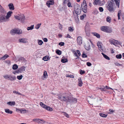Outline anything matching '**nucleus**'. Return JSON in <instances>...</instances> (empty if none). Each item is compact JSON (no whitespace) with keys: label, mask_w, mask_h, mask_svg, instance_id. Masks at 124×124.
<instances>
[{"label":"nucleus","mask_w":124,"mask_h":124,"mask_svg":"<svg viewBox=\"0 0 124 124\" xmlns=\"http://www.w3.org/2000/svg\"><path fill=\"white\" fill-rule=\"evenodd\" d=\"M108 6L107 7V9L110 12L114 11L115 8H114L115 3L114 1L113 0L108 1L107 2Z\"/></svg>","instance_id":"f257e3e1"},{"label":"nucleus","mask_w":124,"mask_h":124,"mask_svg":"<svg viewBox=\"0 0 124 124\" xmlns=\"http://www.w3.org/2000/svg\"><path fill=\"white\" fill-rule=\"evenodd\" d=\"M74 11H73V14H79L81 11L80 6L77 4H75L74 5Z\"/></svg>","instance_id":"f03ea898"},{"label":"nucleus","mask_w":124,"mask_h":124,"mask_svg":"<svg viewBox=\"0 0 124 124\" xmlns=\"http://www.w3.org/2000/svg\"><path fill=\"white\" fill-rule=\"evenodd\" d=\"M16 19L19 20L21 22L23 23L24 22V20L25 19V16L23 14L19 16H15Z\"/></svg>","instance_id":"7ed1b4c3"},{"label":"nucleus","mask_w":124,"mask_h":124,"mask_svg":"<svg viewBox=\"0 0 124 124\" xmlns=\"http://www.w3.org/2000/svg\"><path fill=\"white\" fill-rule=\"evenodd\" d=\"M58 98L61 100L66 102L69 101L70 100L68 96H64L60 95L58 96Z\"/></svg>","instance_id":"20e7f679"},{"label":"nucleus","mask_w":124,"mask_h":124,"mask_svg":"<svg viewBox=\"0 0 124 124\" xmlns=\"http://www.w3.org/2000/svg\"><path fill=\"white\" fill-rule=\"evenodd\" d=\"M109 42L111 44H113L116 46L120 44V43L117 40L111 39L109 40Z\"/></svg>","instance_id":"39448f33"},{"label":"nucleus","mask_w":124,"mask_h":124,"mask_svg":"<svg viewBox=\"0 0 124 124\" xmlns=\"http://www.w3.org/2000/svg\"><path fill=\"white\" fill-rule=\"evenodd\" d=\"M81 6L83 12L84 13H86L87 9L86 4H81Z\"/></svg>","instance_id":"423d86ee"},{"label":"nucleus","mask_w":124,"mask_h":124,"mask_svg":"<svg viewBox=\"0 0 124 124\" xmlns=\"http://www.w3.org/2000/svg\"><path fill=\"white\" fill-rule=\"evenodd\" d=\"M7 20L5 19V16L4 15L1 14L0 15V22L1 23L4 21L5 22Z\"/></svg>","instance_id":"0eeeda50"},{"label":"nucleus","mask_w":124,"mask_h":124,"mask_svg":"<svg viewBox=\"0 0 124 124\" xmlns=\"http://www.w3.org/2000/svg\"><path fill=\"white\" fill-rule=\"evenodd\" d=\"M54 4V0H50L47 1L46 3V5L48 8L50 7V5H53Z\"/></svg>","instance_id":"6e6552de"},{"label":"nucleus","mask_w":124,"mask_h":124,"mask_svg":"<svg viewBox=\"0 0 124 124\" xmlns=\"http://www.w3.org/2000/svg\"><path fill=\"white\" fill-rule=\"evenodd\" d=\"M77 43L79 45H81L82 43V38L80 36L78 37L77 39Z\"/></svg>","instance_id":"1a4fd4ad"},{"label":"nucleus","mask_w":124,"mask_h":124,"mask_svg":"<svg viewBox=\"0 0 124 124\" xmlns=\"http://www.w3.org/2000/svg\"><path fill=\"white\" fill-rule=\"evenodd\" d=\"M33 121H35V122L38 123H41L43 124L45 122L42 120H41L39 119H34L33 120Z\"/></svg>","instance_id":"9d476101"},{"label":"nucleus","mask_w":124,"mask_h":124,"mask_svg":"<svg viewBox=\"0 0 124 124\" xmlns=\"http://www.w3.org/2000/svg\"><path fill=\"white\" fill-rule=\"evenodd\" d=\"M13 13V12L11 11H9L7 13V15L5 16L6 20H7V21H8V19H9L11 15V14Z\"/></svg>","instance_id":"9b49d317"},{"label":"nucleus","mask_w":124,"mask_h":124,"mask_svg":"<svg viewBox=\"0 0 124 124\" xmlns=\"http://www.w3.org/2000/svg\"><path fill=\"white\" fill-rule=\"evenodd\" d=\"M77 102V99L75 98L71 97L70 98V103L73 104L76 103Z\"/></svg>","instance_id":"f8f14e48"},{"label":"nucleus","mask_w":124,"mask_h":124,"mask_svg":"<svg viewBox=\"0 0 124 124\" xmlns=\"http://www.w3.org/2000/svg\"><path fill=\"white\" fill-rule=\"evenodd\" d=\"M71 51L74 54V55H75L76 57H77V58H76L75 59H77L79 58V57L78 56V55L77 54V53L76 51V50H75L72 49H71Z\"/></svg>","instance_id":"ddd939ff"},{"label":"nucleus","mask_w":124,"mask_h":124,"mask_svg":"<svg viewBox=\"0 0 124 124\" xmlns=\"http://www.w3.org/2000/svg\"><path fill=\"white\" fill-rule=\"evenodd\" d=\"M101 44L102 43L100 41H98L97 43V46L98 47L99 50H103L102 48Z\"/></svg>","instance_id":"4468645a"},{"label":"nucleus","mask_w":124,"mask_h":124,"mask_svg":"<svg viewBox=\"0 0 124 124\" xmlns=\"http://www.w3.org/2000/svg\"><path fill=\"white\" fill-rule=\"evenodd\" d=\"M8 6H9V9L10 10H13L14 9V7L12 3H10L8 5Z\"/></svg>","instance_id":"2eb2a0df"},{"label":"nucleus","mask_w":124,"mask_h":124,"mask_svg":"<svg viewBox=\"0 0 124 124\" xmlns=\"http://www.w3.org/2000/svg\"><path fill=\"white\" fill-rule=\"evenodd\" d=\"M108 27L107 26H102L101 27V31L106 32Z\"/></svg>","instance_id":"dca6fc26"},{"label":"nucleus","mask_w":124,"mask_h":124,"mask_svg":"<svg viewBox=\"0 0 124 124\" xmlns=\"http://www.w3.org/2000/svg\"><path fill=\"white\" fill-rule=\"evenodd\" d=\"M78 85L80 86H82L83 83L82 82L81 78H79L78 79Z\"/></svg>","instance_id":"f3484780"},{"label":"nucleus","mask_w":124,"mask_h":124,"mask_svg":"<svg viewBox=\"0 0 124 124\" xmlns=\"http://www.w3.org/2000/svg\"><path fill=\"white\" fill-rule=\"evenodd\" d=\"M0 11L3 14H5L6 13V11L4 10V8L2 7L1 5H0Z\"/></svg>","instance_id":"a211bd4d"},{"label":"nucleus","mask_w":124,"mask_h":124,"mask_svg":"<svg viewBox=\"0 0 124 124\" xmlns=\"http://www.w3.org/2000/svg\"><path fill=\"white\" fill-rule=\"evenodd\" d=\"M50 58H49L48 56H46L43 57V60L45 61H47L49 60Z\"/></svg>","instance_id":"6ab92c4d"},{"label":"nucleus","mask_w":124,"mask_h":124,"mask_svg":"<svg viewBox=\"0 0 124 124\" xmlns=\"http://www.w3.org/2000/svg\"><path fill=\"white\" fill-rule=\"evenodd\" d=\"M18 41L20 42L23 43H25L26 42L25 39V38L19 39L18 40Z\"/></svg>","instance_id":"aec40b11"},{"label":"nucleus","mask_w":124,"mask_h":124,"mask_svg":"<svg viewBox=\"0 0 124 124\" xmlns=\"http://www.w3.org/2000/svg\"><path fill=\"white\" fill-rule=\"evenodd\" d=\"M85 47V49L87 50H89L90 49V46L89 44H86Z\"/></svg>","instance_id":"412c9836"},{"label":"nucleus","mask_w":124,"mask_h":124,"mask_svg":"<svg viewBox=\"0 0 124 124\" xmlns=\"http://www.w3.org/2000/svg\"><path fill=\"white\" fill-rule=\"evenodd\" d=\"M93 4L94 5H100L101 4L100 0H94Z\"/></svg>","instance_id":"4be33fe9"},{"label":"nucleus","mask_w":124,"mask_h":124,"mask_svg":"<svg viewBox=\"0 0 124 124\" xmlns=\"http://www.w3.org/2000/svg\"><path fill=\"white\" fill-rule=\"evenodd\" d=\"M92 33L94 36H96L97 38H100V35L98 33L96 32H92Z\"/></svg>","instance_id":"5701e85b"},{"label":"nucleus","mask_w":124,"mask_h":124,"mask_svg":"<svg viewBox=\"0 0 124 124\" xmlns=\"http://www.w3.org/2000/svg\"><path fill=\"white\" fill-rule=\"evenodd\" d=\"M45 109L47 110H48L50 111H51L53 110V109L52 108L47 105Z\"/></svg>","instance_id":"b1692460"},{"label":"nucleus","mask_w":124,"mask_h":124,"mask_svg":"<svg viewBox=\"0 0 124 124\" xmlns=\"http://www.w3.org/2000/svg\"><path fill=\"white\" fill-rule=\"evenodd\" d=\"M5 112L8 114H11L13 113L12 111L10 110L9 109L7 108L5 109Z\"/></svg>","instance_id":"393cba45"},{"label":"nucleus","mask_w":124,"mask_h":124,"mask_svg":"<svg viewBox=\"0 0 124 124\" xmlns=\"http://www.w3.org/2000/svg\"><path fill=\"white\" fill-rule=\"evenodd\" d=\"M19 68L21 72V73L23 71H25V67L24 66H23Z\"/></svg>","instance_id":"a878e982"},{"label":"nucleus","mask_w":124,"mask_h":124,"mask_svg":"<svg viewBox=\"0 0 124 124\" xmlns=\"http://www.w3.org/2000/svg\"><path fill=\"white\" fill-rule=\"evenodd\" d=\"M16 79V78L15 76L14 77H9L8 80H9L11 81H14Z\"/></svg>","instance_id":"bb28decb"},{"label":"nucleus","mask_w":124,"mask_h":124,"mask_svg":"<svg viewBox=\"0 0 124 124\" xmlns=\"http://www.w3.org/2000/svg\"><path fill=\"white\" fill-rule=\"evenodd\" d=\"M115 2L116 3V4L117 6L118 7V8H119V0H114Z\"/></svg>","instance_id":"cd10ccee"},{"label":"nucleus","mask_w":124,"mask_h":124,"mask_svg":"<svg viewBox=\"0 0 124 124\" xmlns=\"http://www.w3.org/2000/svg\"><path fill=\"white\" fill-rule=\"evenodd\" d=\"M7 104L8 105L12 106V105H15V102L14 101L11 102V101L9 102H7Z\"/></svg>","instance_id":"c85d7f7f"},{"label":"nucleus","mask_w":124,"mask_h":124,"mask_svg":"<svg viewBox=\"0 0 124 124\" xmlns=\"http://www.w3.org/2000/svg\"><path fill=\"white\" fill-rule=\"evenodd\" d=\"M112 32V29L111 28H109L108 27L106 31V32L110 33Z\"/></svg>","instance_id":"c756f323"},{"label":"nucleus","mask_w":124,"mask_h":124,"mask_svg":"<svg viewBox=\"0 0 124 124\" xmlns=\"http://www.w3.org/2000/svg\"><path fill=\"white\" fill-rule=\"evenodd\" d=\"M18 68V66L16 64H14L13 65L12 69L14 70H16Z\"/></svg>","instance_id":"7c9ffc66"},{"label":"nucleus","mask_w":124,"mask_h":124,"mask_svg":"<svg viewBox=\"0 0 124 124\" xmlns=\"http://www.w3.org/2000/svg\"><path fill=\"white\" fill-rule=\"evenodd\" d=\"M100 115L101 117H105L107 116V115L105 114L104 113H100L99 114Z\"/></svg>","instance_id":"2f4dec72"},{"label":"nucleus","mask_w":124,"mask_h":124,"mask_svg":"<svg viewBox=\"0 0 124 124\" xmlns=\"http://www.w3.org/2000/svg\"><path fill=\"white\" fill-rule=\"evenodd\" d=\"M34 25H32L31 26L28 27H27V29L28 30H31L33 29L34 28Z\"/></svg>","instance_id":"473e14b6"},{"label":"nucleus","mask_w":124,"mask_h":124,"mask_svg":"<svg viewBox=\"0 0 124 124\" xmlns=\"http://www.w3.org/2000/svg\"><path fill=\"white\" fill-rule=\"evenodd\" d=\"M102 54L103 56V57L106 59L108 60H109L110 58L107 55L104 54V53H101Z\"/></svg>","instance_id":"72a5a7b5"},{"label":"nucleus","mask_w":124,"mask_h":124,"mask_svg":"<svg viewBox=\"0 0 124 124\" xmlns=\"http://www.w3.org/2000/svg\"><path fill=\"white\" fill-rule=\"evenodd\" d=\"M111 19V18L110 17L108 16L106 18V21L109 23H110Z\"/></svg>","instance_id":"f704fd0d"},{"label":"nucleus","mask_w":124,"mask_h":124,"mask_svg":"<svg viewBox=\"0 0 124 124\" xmlns=\"http://www.w3.org/2000/svg\"><path fill=\"white\" fill-rule=\"evenodd\" d=\"M38 43L39 45H41L43 43V42L41 40H38Z\"/></svg>","instance_id":"c9c22d12"},{"label":"nucleus","mask_w":124,"mask_h":124,"mask_svg":"<svg viewBox=\"0 0 124 124\" xmlns=\"http://www.w3.org/2000/svg\"><path fill=\"white\" fill-rule=\"evenodd\" d=\"M9 56L7 54H5L1 58V59L3 60H5Z\"/></svg>","instance_id":"e433bc0d"},{"label":"nucleus","mask_w":124,"mask_h":124,"mask_svg":"<svg viewBox=\"0 0 124 124\" xmlns=\"http://www.w3.org/2000/svg\"><path fill=\"white\" fill-rule=\"evenodd\" d=\"M16 34H20L22 33V31L18 30H16Z\"/></svg>","instance_id":"4c0bfd02"},{"label":"nucleus","mask_w":124,"mask_h":124,"mask_svg":"<svg viewBox=\"0 0 124 124\" xmlns=\"http://www.w3.org/2000/svg\"><path fill=\"white\" fill-rule=\"evenodd\" d=\"M68 60L67 59H61L62 62L63 63H65L67 62Z\"/></svg>","instance_id":"58836bf2"},{"label":"nucleus","mask_w":124,"mask_h":124,"mask_svg":"<svg viewBox=\"0 0 124 124\" xmlns=\"http://www.w3.org/2000/svg\"><path fill=\"white\" fill-rule=\"evenodd\" d=\"M122 55L121 54H117L116 56V57L117 59H121L122 57Z\"/></svg>","instance_id":"ea45409f"},{"label":"nucleus","mask_w":124,"mask_h":124,"mask_svg":"<svg viewBox=\"0 0 124 124\" xmlns=\"http://www.w3.org/2000/svg\"><path fill=\"white\" fill-rule=\"evenodd\" d=\"M56 53L59 55H60L61 54L62 52L61 51L59 50H57L56 51Z\"/></svg>","instance_id":"a19ab883"},{"label":"nucleus","mask_w":124,"mask_h":124,"mask_svg":"<svg viewBox=\"0 0 124 124\" xmlns=\"http://www.w3.org/2000/svg\"><path fill=\"white\" fill-rule=\"evenodd\" d=\"M47 75L46 71H44V72L43 77L44 78H46V76L47 77Z\"/></svg>","instance_id":"79ce46f5"},{"label":"nucleus","mask_w":124,"mask_h":124,"mask_svg":"<svg viewBox=\"0 0 124 124\" xmlns=\"http://www.w3.org/2000/svg\"><path fill=\"white\" fill-rule=\"evenodd\" d=\"M40 104L41 106L44 108H45L46 106V105L44 104L42 102H41L40 103Z\"/></svg>","instance_id":"37998d69"},{"label":"nucleus","mask_w":124,"mask_h":124,"mask_svg":"<svg viewBox=\"0 0 124 124\" xmlns=\"http://www.w3.org/2000/svg\"><path fill=\"white\" fill-rule=\"evenodd\" d=\"M85 32L86 35L88 36H89L90 35V31L89 30L85 31Z\"/></svg>","instance_id":"c03bdc74"},{"label":"nucleus","mask_w":124,"mask_h":124,"mask_svg":"<svg viewBox=\"0 0 124 124\" xmlns=\"http://www.w3.org/2000/svg\"><path fill=\"white\" fill-rule=\"evenodd\" d=\"M23 76L22 75L20 76H18L17 77V78L19 80H20L22 78Z\"/></svg>","instance_id":"a18cd8bd"},{"label":"nucleus","mask_w":124,"mask_h":124,"mask_svg":"<svg viewBox=\"0 0 124 124\" xmlns=\"http://www.w3.org/2000/svg\"><path fill=\"white\" fill-rule=\"evenodd\" d=\"M16 30H12L10 32V33L11 34H16Z\"/></svg>","instance_id":"49530a36"},{"label":"nucleus","mask_w":124,"mask_h":124,"mask_svg":"<svg viewBox=\"0 0 124 124\" xmlns=\"http://www.w3.org/2000/svg\"><path fill=\"white\" fill-rule=\"evenodd\" d=\"M41 24V23L37 24L36 26L35 27L37 29H38L40 27Z\"/></svg>","instance_id":"de8ad7c7"},{"label":"nucleus","mask_w":124,"mask_h":124,"mask_svg":"<svg viewBox=\"0 0 124 124\" xmlns=\"http://www.w3.org/2000/svg\"><path fill=\"white\" fill-rule=\"evenodd\" d=\"M70 40H71V41L72 43V42H74L75 41V39L74 38H71V37L70 36Z\"/></svg>","instance_id":"09e8293b"},{"label":"nucleus","mask_w":124,"mask_h":124,"mask_svg":"<svg viewBox=\"0 0 124 124\" xmlns=\"http://www.w3.org/2000/svg\"><path fill=\"white\" fill-rule=\"evenodd\" d=\"M109 111L110 112L108 113L109 114H112V113H114L115 110L112 109H109Z\"/></svg>","instance_id":"8fccbe9b"},{"label":"nucleus","mask_w":124,"mask_h":124,"mask_svg":"<svg viewBox=\"0 0 124 124\" xmlns=\"http://www.w3.org/2000/svg\"><path fill=\"white\" fill-rule=\"evenodd\" d=\"M58 45L61 46H63L64 45V43L63 42H61L59 43Z\"/></svg>","instance_id":"3c124183"},{"label":"nucleus","mask_w":124,"mask_h":124,"mask_svg":"<svg viewBox=\"0 0 124 124\" xmlns=\"http://www.w3.org/2000/svg\"><path fill=\"white\" fill-rule=\"evenodd\" d=\"M9 76L8 75H6L3 76V77L6 79H8L9 78Z\"/></svg>","instance_id":"603ef678"},{"label":"nucleus","mask_w":124,"mask_h":124,"mask_svg":"<svg viewBox=\"0 0 124 124\" xmlns=\"http://www.w3.org/2000/svg\"><path fill=\"white\" fill-rule=\"evenodd\" d=\"M98 13V11L96 9L95 10L93 11V13L94 14H97Z\"/></svg>","instance_id":"864d4df0"},{"label":"nucleus","mask_w":124,"mask_h":124,"mask_svg":"<svg viewBox=\"0 0 124 124\" xmlns=\"http://www.w3.org/2000/svg\"><path fill=\"white\" fill-rule=\"evenodd\" d=\"M13 93H16L17 94H18V95H22V94L21 93H19L17 92L16 91H13Z\"/></svg>","instance_id":"5fc2aeb1"},{"label":"nucleus","mask_w":124,"mask_h":124,"mask_svg":"<svg viewBox=\"0 0 124 124\" xmlns=\"http://www.w3.org/2000/svg\"><path fill=\"white\" fill-rule=\"evenodd\" d=\"M82 56L83 58H85L87 57V55L85 54L84 52H83V54L82 55Z\"/></svg>","instance_id":"6e6d98bb"},{"label":"nucleus","mask_w":124,"mask_h":124,"mask_svg":"<svg viewBox=\"0 0 124 124\" xmlns=\"http://www.w3.org/2000/svg\"><path fill=\"white\" fill-rule=\"evenodd\" d=\"M114 64L118 66H122V64H120L117 62H115Z\"/></svg>","instance_id":"4d7b16f0"},{"label":"nucleus","mask_w":124,"mask_h":124,"mask_svg":"<svg viewBox=\"0 0 124 124\" xmlns=\"http://www.w3.org/2000/svg\"><path fill=\"white\" fill-rule=\"evenodd\" d=\"M73 14V15L74 16V18H75V20L76 19H77V17H78V14Z\"/></svg>","instance_id":"13d9d810"},{"label":"nucleus","mask_w":124,"mask_h":124,"mask_svg":"<svg viewBox=\"0 0 124 124\" xmlns=\"http://www.w3.org/2000/svg\"><path fill=\"white\" fill-rule=\"evenodd\" d=\"M99 10L101 12H102L103 10V9L102 7H100L99 8Z\"/></svg>","instance_id":"bf43d9fd"},{"label":"nucleus","mask_w":124,"mask_h":124,"mask_svg":"<svg viewBox=\"0 0 124 124\" xmlns=\"http://www.w3.org/2000/svg\"><path fill=\"white\" fill-rule=\"evenodd\" d=\"M80 74L81 75H82L85 73V71L84 70H80Z\"/></svg>","instance_id":"052dcab7"},{"label":"nucleus","mask_w":124,"mask_h":124,"mask_svg":"<svg viewBox=\"0 0 124 124\" xmlns=\"http://www.w3.org/2000/svg\"><path fill=\"white\" fill-rule=\"evenodd\" d=\"M122 33L124 35V28H122L121 30Z\"/></svg>","instance_id":"680f3d73"},{"label":"nucleus","mask_w":124,"mask_h":124,"mask_svg":"<svg viewBox=\"0 0 124 124\" xmlns=\"http://www.w3.org/2000/svg\"><path fill=\"white\" fill-rule=\"evenodd\" d=\"M77 53L78 55L79 56H80L81 55V53H80V52L79 50H77Z\"/></svg>","instance_id":"e2e57ef3"},{"label":"nucleus","mask_w":124,"mask_h":124,"mask_svg":"<svg viewBox=\"0 0 124 124\" xmlns=\"http://www.w3.org/2000/svg\"><path fill=\"white\" fill-rule=\"evenodd\" d=\"M26 110H22V109H21L20 112L21 113H25L26 112Z\"/></svg>","instance_id":"0e129e2a"},{"label":"nucleus","mask_w":124,"mask_h":124,"mask_svg":"<svg viewBox=\"0 0 124 124\" xmlns=\"http://www.w3.org/2000/svg\"><path fill=\"white\" fill-rule=\"evenodd\" d=\"M86 64L88 66H90L92 65L91 63L89 62H87L86 63Z\"/></svg>","instance_id":"69168bd1"},{"label":"nucleus","mask_w":124,"mask_h":124,"mask_svg":"<svg viewBox=\"0 0 124 124\" xmlns=\"http://www.w3.org/2000/svg\"><path fill=\"white\" fill-rule=\"evenodd\" d=\"M16 72L17 73H21V72L19 68L18 69V70L16 71Z\"/></svg>","instance_id":"338daca9"},{"label":"nucleus","mask_w":124,"mask_h":124,"mask_svg":"<svg viewBox=\"0 0 124 124\" xmlns=\"http://www.w3.org/2000/svg\"><path fill=\"white\" fill-rule=\"evenodd\" d=\"M16 111L17 112H20L21 109H19L18 108H16Z\"/></svg>","instance_id":"774afa93"}]
</instances>
